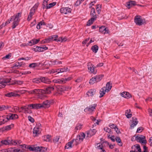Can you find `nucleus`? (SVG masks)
Listing matches in <instances>:
<instances>
[{
  "label": "nucleus",
  "mask_w": 152,
  "mask_h": 152,
  "mask_svg": "<svg viewBox=\"0 0 152 152\" xmlns=\"http://www.w3.org/2000/svg\"><path fill=\"white\" fill-rule=\"evenodd\" d=\"M52 62V63L53 64L56 65L61 64L62 63V62L61 61H59L57 60H56L54 61H53Z\"/></svg>",
  "instance_id": "nucleus-47"
},
{
  "label": "nucleus",
  "mask_w": 152,
  "mask_h": 152,
  "mask_svg": "<svg viewBox=\"0 0 152 152\" xmlns=\"http://www.w3.org/2000/svg\"><path fill=\"white\" fill-rule=\"evenodd\" d=\"M17 144L16 141H13V140H2L0 142L1 146L3 145H16Z\"/></svg>",
  "instance_id": "nucleus-6"
},
{
  "label": "nucleus",
  "mask_w": 152,
  "mask_h": 152,
  "mask_svg": "<svg viewBox=\"0 0 152 152\" xmlns=\"http://www.w3.org/2000/svg\"><path fill=\"white\" fill-rule=\"evenodd\" d=\"M60 138V136H58L54 137L53 139V141L55 142H57L58 141V140Z\"/></svg>",
  "instance_id": "nucleus-58"
},
{
  "label": "nucleus",
  "mask_w": 152,
  "mask_h": 152,
  "mask_svg": "<svg viewBox=\"0 0 152 152\" xmlns=\"http://www.w3.org/2000/svg\"><path fill=\"white\" fill-rule=\"evenodd\" d=\"M98 48L99 47L97 45H95L92 47L91 49L94 52L96 53L98 50Z\"/></svg>",
  "instance_id": "nucleus-38"
},
{
  "label": "nucleus",
  "mask_w": 152,
  "mask_h": 152,
  "mask_svg": "<svg viewBox=\"0 0 152 152\" xmlns=\"http://www.w3.org/2000/svg\"><path fill=\"white\" fill-rule=\"evenodd\" d=\"M37 148H39L37 150V152H45L47 150V148L43 147L37 146Z\"/></svg>",
  "instance_id": "nucleus-29"
},
{
  "label": "nucleus",
  "mask_w": 152,
  "mask_h": 152,
  "mask_svg": "<svg viewBox=\"0 0 152 152\" xmlns=\"http://www.w3.org/2000/svg\"><path fill=\"white\" fill-rule=\"evenodd\" d=\"M35 12V11H34V9H31L30 10V13L27 19L28 21H29L31 19L32 16L34 14Z\"/></svg>",
  "instance_id": "nucleus-19"
},
{
  "label": "nucleus",
  "mask_w": 152,
  "mask_h": 152,
  "mask_svg": "<svg viewBox=\"0 0 152 152\" xmlns=\"http://www.w3.org/2000/svg\"><path fill=\"white\" fill-rule=\"evenodd\" d=\"M34 50L35 51L38 52H43V50L42 47L38 46H37L35 48H34Z\"/></svg>",
  "instance_id": "nucleus-45"
},
{
  "label": "nucleus",
  "mask_w": 152,
  "mask_h": 152,
  "mask_svg": "<svg viewBox=\"0 0 152 152\" xmlns=\"http://www.w3.org/2000/svg\"><path fill=\"white\" fill-rule=\"evenodd\" d=\"M23 149H27L29 150L30 151H34L37 152V150L39 148H37V146H35L33 145H27L24 144L23 145H20Z\"/></svg>",
  "instance_id": "nucleus-3"
},
{
  "label": "nucleus",
  "mask_w": 152,
  "mask_h": 152,
  "mask_svg": "<svg viewBox=\"0 0 152 152\" xmlns=\"http://www.w3.org/2000/svg\"><path fill=\"white\" fill-rule=\"evenodd\" d=\"M85 137V134L83 132L80 133V134L77 136V138L78 139L80 142L83 141Z\"/></svg>",
  "instance_id": "nucleus-18"
},
{
  "label": "nucleus",
  "mask_w": 152,
  "mask_h": 152,
  "mask_svg": "<svg viewBox=\"0 0 152 152\" xmlns=\"http://www.w3.org/2000/svg\"><path fill=\"white\" fill-rule=\"evenodd\" d=\"M89 83L90 84H93L94 83L97 82L94 77H93L90 80Z\"/></svg>",
  "instance_id": "nucleus-50"
},
{
  "label": "nucleus",
  "mask_w": 152,
  "mask_h": 152,
  "mask_svg": "<svg viewBox=\"0 0 152 152\" xmlns=\"http://www.w3.org/2000/svg\"><path fill=\"white\" fill-rule=\"evenodd\" d=\"M22 65V63L16 62L14 65L12 67V68H14L15 67H21Z\"/></svg>",
  "instance_id": "nucleus-48"
},
{
  "label": "nucleus",
  "mask_w": 152,
  "mask_h": 152,
  "mask_svg": "<svg viewBox=\"0 0 152 152\" xmlns=\"http://www.w3.org/2000/svg\"><path fill=\"white\" fill-rule=\"evenodd\" d=\"M62 79H63V83H65L66 81L70 80L71 79V77H68L67 78H64Z\"/></svg>",
  "instance_id": "nucleus-60"
},
{
  "label": "nucleus",
  "mask_w": 152,
  "mask_h": 152,
  "mask_svg": "<svg viewBox=\"0 0 152 152\" xmlns=\"http://www.w3.org/2000/svg\"><path fill=\"white\" fill-rule=\"evenodd\" d=\"M28 120L32 123H34V120L31 116L29 115L28 116Z\"/></svg>",
  "instance_id": "nucleus-59"
},
{
  "label": "nucleus",
  "mask_w": 152,
  "mask_h": 152,
  "mask_svg": "<svg viewBox=\"0 0 152 152\" xmlns=\"http://www.w3.org/2000/svg\"><path fill=\"white\" fill-rule=\"evenodd\" d=\"M103 77V75H96L94 77L95 78V80H96V82H99V81H100L102 78Z\"/></svg>",
  "instance_id": "nucleus-30"
},
{
  "label": "nucleus",
  "mask_w": 152,
  "mask_h": 152,
  "mask_svg": "<svg viewBox=\"0 0 152 152\" xmlns=\"http://www.w3.org/2000/svg\"><path fill=\"white\" fill-rule=\"evenodd\" d=\"M72 9L69 7H62L60 10L62 14H66L71 13Z\"/></svg>",
  "instance_id": "nucleus-10"
},
{
  "label": "nucleus",
  "mask_w": 152,
  "mask_h": 152,
  "mask_svg": "<svg viewBox=\"0 0 152 152\" xmlns=\"http://www.w3.org/2000/svg\"><path fill=\"white\" fill-rule=\"evenodd\" d=\"M58 74L60 72H66L68 71H69L68 68L67 67H64L63 68H60L58 69Z\"/></svg>",
  "instance_id": "nucleus-32"
},
{
  "label": "nucleus",
  "mask_w": 152,
  "mask_h": 152,
  "mask_svg": "<svg viewBox=\"0 0 152 152\" xmlns=\"http://www.w3.org/2000/svg\"><path fill=\"white\" fill-rule=\"evenodd\" d=\"M29 108V106L28 105H26L24 106L25 111L24 113H28V110Z\"/></svg>",
  "instance_id": "nucleus-53"
},
{
  "label": "nucleus",
  "mask_w": 152,
  "mask_h": 152,
  "mask_svg": "<svg viewBox=\"0 0 152 152\" xmlns=\"http://www.w3.org/2000/svg\"><path fill=\"white\" fill-rule=\"evenodd\" d=\"M73 142L70 141L66 144L65 146V149L71 148L72 147Z\"/></svg>",
  "instance_id": "nucleus-31"
},
{
  "label": "nucleus",
  "mask_w": 152,
  "mask_h": 152,
  "mask_svg": "<svg viewBox=\"0 0 152 152\" xmlns=\"http://www.w3.org/2000/svg\"><path fill=\"white\" fill-rule=\"evenodd\" d=\"M122 96L127 99L129 98L132 97L131 95L129 93L127 92H124L121 93Z\"/></svg>",
  "instance_id": "nucleus-25"
},
{
  "label": "nucleus",
  "mask_w": 152,
  "mask_h": 152,
  "mask_svg": "<svg viewBox=\"0 0 152 152\" xmlns=\"http://www.w3.org/2000/svg\"><path fill=\"white\" fill-rule=\"evenodd\" d=\"M39 4V3H38L36 4L31 9H33L34 10V11H35V10L37 9Z\"/></svg>",
  "instance_id": "nucleus-63"
},
{
  "label": "nucleus",
  "mask_w": 152,
  "mask_h": 152,
  "mask_svg": "<svg viewBox=\"0 0 152 152\" xmlns=\"http://www.w3.org/2000/svg\"><path fill=\"white\" fill-rule=\"evenodd\" d=\"M38 64L37 63H32L30 64L29 65V67L30 68H34L36 66H39Z\"/></svg>",
  "instance_id": "nucleus-46"
},
{
  "label": "nucleus",
  "mask_w": 152,
  "mask_h": 152,
  "mask_svg": "<svg viewBox=\"0 0 152 152\" xmlns=\"http://www.w3.org/2000/svg\"><path fill=\"white\" fill-rule=\"evenodd\" d=\"M13 124H12L10 125H9L5 126L4 128H3V129H3V130H10L13 127Z\"/></svg>",
  "instance_id": "nucleus-42"
},
{
  "label": "nucleus",
  "mask_w": 152,
  "mask_h": 152,
  "mask_svg": "<svg viewBox=\"0 0 152 152\" xmlns=\"http://www.w3.org/2000/svg\"><path fill=\"white\" fill-rule=\"evenodd\" d=\"M41 82L45 84H49L51 83L50 80L47 77H41Z\"/></svg>",
  "instance_id": "nucleus-15"
},
{
  "label": "nucleus",
  "mask_w": 152,
  "mask_h": 152,
  "mask_svg": "<svg viewBox=\"0 0 152 152\" xmlns=\"http://www.w3.org/2000/svg\"><path fill=\"white\" fill-rule=\"evenodd\" d=\"M106 91V89L105 87H104L101 89L99 91L100 95L99 97L100 98L104 96V95L105 94Z\"/></svg>",
  "instance_id": "nucleus-27"
},
{
  "label": "nucleus",
  "mask_w": 152,
  "mask_h": 152,
  "mask_svg": "<svg viewBox=\"0 0 152 152\" xmlns=\"http://www.w3.org/2000/svg\"><path fill=\"white\" fill-rule=\"evenodd\" d=\"M134 20L136 24L138 26L142 25L145 23V20L142 19L140 16H135L134 18Z\"/></svg>",
  "instance_id": "nucleus-5"
},
{
  "label": "nucleus",
  "mask_w": 152,
  "mask_h": 152,
  "mask_svg": "<svg viewBox=\"0 0 152 152\" xmlns=\"http://www.w3.org/2000/svg\"><path fill=\"white\" fill-rule=\"evenodd\" d=\"M134 146H135V147L137 149L138 151L139 152H141V150L140 148V145L138 144H136L134 145Z\"/></svg>",
  "instance_id": "nucleus-57"
},
{
  "label": "nucleus",
  "mask_w": 152,
  "mask_h": 152,
  "mask_svg": "<svg viewBox=\"0 0 152 152\" xmlns=\"http://www.w3.org/2000/svg\"><path fill=\"white\" fill-rule=\"evenodd\" d=\"M135 4L136 2L135 1H131L127 3L126 6L128 9H129L132 6H135Z\"/></svg>",
  "instance_id": "nucleus-22"
},
{
  "label": "nucleus",
  "mask_w": 152,
  "mask_h": 152,
  "mask_svg": "<svg viewBox=\"0 0 152 152\" xmlns=\"http://www.w3.org/2000/svg\"><path fill=\"white\" fill-rule=\"evenodd\" d=\"M106 29V28L104 26H102L99 28V31L100 32L104 34V30Z\"/></svg>",
  "instance_id": "nucleus-51"
},
{
  "label": "nucleus",
  "mask_w": 152,
  "mask_h": 152,
  "mask_svg": "<svg viewBox=\"0 0 152 152\" xmlns=\"http://www.w3.org/2000/svg\"><path fill=\"white\" fill-rule=\"evenodd\" d=\"M56 4V2H53L49 4L48 5V6H47V9H48L52 7L53 6L55 5Z\"/></svg>",
  "instance_id": "nucleus-44"
},
{
  "label": "nucleus",
  "mask_w": 152,
  "mask_h": 152,
  "mask_svg": "<svg viewBox=\"0 0 152 152\" xmlns=\"http://www.w3.org/2000/svg\"><path fill=\"white\" fill-rule=\"evenodd\" d=\"M82 128V125L80 124H77L75 130L76 132L78 130H80Z\"/></svg>",
  "instance_id": "nucleus-43"
},
{
  "label": "nucleus",
  "mask_w": 152,
  "mask_h": 152,
  "mask_svg": "<svg viewBox=\"0 0 152 152\" xmlns=\"http://www.w3.org/2000/svg\"><path fill=\"white\" fill-rule=\"evenodd\" d=\"M58 36L57 35H53L51 36L48 38L46 39H45V41L44 42L48 43L50 42L53 41H55L58 42H65L66 41L65 39H62V38H60L58 39Z\"/></svg>",
  "instance_id": "nucleus-2"
},
{
  "label": "nucleus",
  "mask_w": 152,
  "mask_h": 152,
  "mask_svg": "<svg viewBox=\"0 0 152 152\" xmlns=\"http://www.w3.org/2000/svg\"><path fill=\"white\" fill-rule=\"evenodd\" d=\"M18 118V115L15 114L10 113L6 115V119L7 120H14L17 119Z\"/></svg>",
  "instance_id": "nucleus-9"
},
{
  "label": "nucleus",
  "mask_w": 152,
  "mask_h": 152,
  "mask_svg": "<svg viewBox=\"0 0 152 152\" xmlns=\"http://www.w3.org/2000/svg\"><path fill=\"white\" fill-rule=\"evenodd\" d=\"M109 126L110 127V128L114 129H115V128H116L117 126L116 125L111 123L109 124Z\"/></svg>",
  "instance_id": "nucleus-55"
},
{
  "label": "nucleus",
  "mask_w": 152,
  "mask_h": 152,
  "mask_svg": "<svg viewBox=\"0 0 152 152\" xmlns=\"http://www.w3.org/2000/svg\"><path fill=\"white\" fill-rule=\"evenodd\" d=\"M44 93V91L43 89H35L29 91V93L30 94H42V93Z\"/></svg>",
  "instance_id": "nucleus-13"
},
{
  "label": "nucleus",
  "mask_w": 152,
  "mask_h": 152,
  "mask_svg": "<svg viewBox=\"0 0 152 152\" xmlns=\"http://www.w3.org/2000/svg\"><path fill=\"white\" fill-rule=\"evenodd\" d=\"M112 87L110 82H108L107 83L106 87H105V88H106V91H107V92H108L110 91L111 88Z\"/></svg>",
  "instance_id": "nucleus-28"
},
{
  "label": "nucleus",
  "mask_w": 152,
  "mask_h": 152,
  "mask_svg": "<svg viewBox=\"0 0 152 152\" xmlns=\"http://www.w3.org/2000/svg\"><path fill=\"white\" fill-rule=\"evenodd\" d=\"M96 19H95V18H91V19L89 20L87 22V26H89L91 24H92L93 22Z\"/></svg>",
  "instance_id": "nucleus-36"
},
{
  "label": "nucleus",
  "mask_w": 152,
  "mask_h": 152,
  "mask_svg": "<svg viewBox=\"0 0 152 152\" xmlns=\"http://www.w3.org/2000/svg\"><path fill=\"white\" fill-rule=\"evenodd\" d=\"M38 127L37 126H35L33 129V133L34 134H35V136H37L38 134H39V129H38Z\"/></svg>",
  "instance_id": "nucleus-33"
},
{
  "label": "nucleus",
  "mask_w": 152,
  "mask_h": 152,
  "mask_svg": "<svg viewBox=\"0 0 152 152\" xmlns=\"http://www.w3.org/2000/svg\"><path fill=\"white\" fill-rule=\"evenodd\" d=\"M104 130L106 132H108L109 133H111V129L107 127H104Z\"/></svg>",
  "instance_id": "nucleus-52"
},
{
  "label": "nucleus",
  "mask_w": 152,
  "mask_h": 152,
  "mask_svg": "<svg viewBox=\"0 0 152 152\" xmlns=\"http://www.w3.org/2000/svg\"><path fill=\"white\" fill-rule=\"evenodd\" d=\"M63 79H55L53 80V82L54 83H63Z\"/></svg>",
  "instance_id": "nucleus-41"
},
{
  "label": "nucleus",
  "mask_w": 152,
  "mask_h": 152,
  "mask_svg": "<svg viewBox=\"0 0 152 152\" xmlns=\"http://www.w3.org/2000/svg\"><path fill=\"white\" fill-rule=\"evenodd\" d=\"M43 139L45 141L50 142L51 140V136L49 135L44 136Z\"/></svg>",
  "instance_id": "nucleus-34"
},
{
  "label": "nucleus",
  "mask_w": 152,
  "mask_h": 152,
  "mask_svg": "<svg viewBox=\"0 0 152 152\" xmlns=\"http://www.w3.org/2000/svg\"><path fill=\"white\" fill-rule=\"evenodd\" d=\"M96 90L95 89H91L89 90L87 93L88 96H92L96 93Z\"/></svg>",
  "instance_id": "nucleus-21"
},
{
  "label": "nucleus",
  "mask_w": 152,
  "mask_h": 152,
  "mask_svg": "<svg viewBox=\"0 0 152 152\" xmlns=\"http://www.w3.org/2000/svg\"><path fill=\"white\" fill-rule=\"evenodd\" d=\"M54 88L53 86H49L46 88L45 90L43 91H44V93H42V94H50L51 93V91L54 90Z\"/></svg>",
  "instance_id": "nucleus-16"
},
{
  "label": "nucleus",
  "mask_w": 152,
  "mask_h": 152,
  "mask_svg": "<svg viewBox=\"0 0 152 152\" xmlns=\"http://www.w3.org/2000/svg\"><path fill=\"white\" fill-rule=\"evenodd\" d=\"M11 80L10 78L4 79L3 80L0 81V89L4 88L6 86L5 84L9 83Z\"/></svg>",
  "instance_id": "nucleus-12"
},
{
  "label": "nucleus",
  "mask_w": 152,
  "mask_h": 152,
  "mask_svg": "<svg viewBox=\"0 0 152 152\" xmlns=\"http://www.w3.org/2000/svg\"><path fill=\"white\" fill-rule=\"evenodd\" d=\"M130 110H127L126 111L125 115L128 118H129L132 117V115L130 113Z\"/></svg>",
  "instance_id": "nucleus-35"
},
{
  "label": "nucleus",
  "mask_w": 152,
  "mask_h": 152,
  "mask_svg": "<svg viewBox=\"0 0 152 152\" xmlns=\"http://www.w3.org/2000/svg\"><path fill=\"white\" fill-rule=\"evenodd\" d=\"M18 92V91H15L14 92H11L10 93H7L5 94V96H6L11 97H17L19 96L20 95L17 94V93Z\"/></svg>",
  "instance_id": "nucleus-11"
},
{
  "label": "nucleus",
  "mask_w": 152,
  "mask_h": 152,
  "mask_svg": "<svg viewBox=\"0 0 152 152\" xmlns=\"http://www.w3.org/2000/svg\"><path fill=\"white\" fill-rule=\"evenodd\" d=\"M89 38L86 39L82 42V44L84 45L86 44L87 42L89 40Z\"/></svg>",
  "instance_id": "nucleus-64"
},
{
  "label": "nucleus",
  "mask_w": 152,
  "mask_h": 152,
  "mask_svg": "<svg viewBox=\"0 0 152 152\" xmlns=\"http://www.w3.org/2000/svg\"><path fill=\"white\" fill-rule=\"evenodd\" d=\"M49 0H43L42 4V9H44L45 8L47 9V6H48V1Z\"/></svg>",
  "instance_id": "nucleus-37"
},
{
  "label": "nucleus",
  "mask_w": 152,
  "mask_h": 152,
  "mask_svg": "<svg viewBox=\"0 0 152 152\" xmlns=\"http://www.w3.org/2000/svg\"><path fill=\"white\" fill-rule=\"evenodd\" d=\"M71 141L73 142V145H77L80 142L77 137L76 139H73Z\"/></svg>",
  "instance_id": "nucleus-40"
},
{
  "label": "nucleus",
  "mask_w": 152,
  "mask_h": 152,
  "mask_svg": "<svg viewBox=\"0 0 152 152\" xmlns=\"http://www.w3.org/2000/svg\"><path fill=\"white\" fill-rule=\"evenodd\" d=\"M40 104H28L29 109H39Z\"/></svg>",
  "instance_id": "nucleus-24"
},
{
  "label": "nucleus",
  "mask_w": 152,
  "mask_h": 152,
  "mask_svg": "<svg viewBox=\"0 0 152 152\" xmlns=\"http://www.w3.org/2000/svg\"><path fill=\"white\" fill-rule=\"evenodd\" d=\"M71 88L69 86H61L59 87L58 88V90L61 91H68L70 90Z\"/></svg>",
  "instance_id": "nucleus-23"
},
{
  "label": "nucleus",
  "mask_w": 152,
  "mask_h": 152,
  "mask_svg": "<svg viewBox=\"0 0 152 152\" xmlns=\"http://www.w3.org/2000/svg\"><path fill=\"white\" fill-rule=\"evenodd\" d=\"M138 122L137 121V119L135 117H133L132 121V124L131 125V127L132 128H133L138 124Z\"/></svg>",
  "instance_id": "nucleus-20"
},
{
  "label": "nucleus",
  "mask_w": 152,
  "mask_h": 152,
  "mask_svg": "<svg viewBox=\"0 0 152 152\" xmlns=\"http://www.w3.org/2000/svg\"><path fill=\"white\" fill-rule=\"evenodd\" d=\"M35 39H34L30 41L29 42L28 45L30 46H31L35 44Z\"/></svg>",
  "instance_id": "nucleus-56"
},
{
  "label": "nucleus",
  "mask_w": 152,
  "mask_h": 152,
  "mask_svg": "<svg viewBox=\"0 0 152 152\" xmlns=\"http://www.w3.org/2000/svg\"><path fill=\"white\" fill-rule=\"evenodd\" d=\"M84 0H77V1L76 4H77V5H80L82 2H83Z\"/></svg>",
  "instance_id": "nucleus-62"
},
{
  "label": "nucleus",
  "mask_w": 152,
  "mask_h": 152,
  "mask_svg": "<svg viewBox=\"0 0 152 152\" xmlns=\"http://www.w3.org/2000/svg\"><path fill=\"white\" fill-rule=\"evenodd\" d=\"M96 132V131L95 129H93L92 130L91 129L86 132V133L87 134V137H91L92 136L94 135Z\"/></svg>",
  "instance_id": "nucleus-14"
},
{
  "label": "nucleus",
  "mask_w": 152,
  "mask_h": 152,
  "mask_svg": "<svg viewBox=\"0 0 152 152\" xmlns=\"http://www.w3.org/2000/svg\"><path fill=\"white\" fill-rule=\"evenodd\" d=\"M116 141L118 143H120L121 144L119 145L120 146H122V143H121V140L120 137H117L116 138Z\"/></svg>",
  "instance_id": "nucleus-54"
},
{
  "label": "nucleus",
  "mask_w": 152,
  "mask_h": 152,
  "mask_svg": "<svg viewBox=\"0 0 152 152\" xmlns=\"http://www.w3.org/2000/svg\"><path fill=\"white\" fill-rule=\"evenodd\" d=\"M97 104H92L89 107H86L84 110L85 112H87L88 113H91L92 112L94 111L96 107Z\"/></svg>",
  "instance_id": "nucleus-7"
},
{
  "label": "nucleus",
  "mask_w": 152,
  "mask_h": 152,
  "mask_svg": "<svg viewBox=\"0 0 152 152\" xmlns=\"http://www.w3.org/2000/svg\"><path fill=\"white\" fill-rule=\"evenodd\" d=\"M6 118V115H4L2 116L0 115V120H2V121L5 123L7 121V120H5Z\"/></svg>",
  "instance_id": "nucleus-49"
},
{
  "label": "nucleus",
  "mask_w": 152,
  "mask_h": 152,
  "mask_svg": "<svg viewBox=\"0 0 152 152\" xmlns=\"http://www.w3.org/2000/svg\"><path fill=\"white\" fill-rule=\"evenodd\" d=\"M22 12H19L15 14L13 16L8 20L4 24L6 26L10 23V21H13L12 23V28L14 29L17 26L20 20V18L21 16Z\"/></svg>",
  "instance_id": "nucleus-1"
},
{
  "label": "nucleus",
  "mask_w": 152,
  "mask_h": 152,
  "mask_svg": "<svg viewBox=\"0 0 152 152\" xmlns=\"http://www.w3.org/2000/svg\"><path fill=\"white\" fill-rule=\"evenodd\" d=\"M95 67L94 65L91 63L89 62L88 63V68L89 72L94 74L96 73V71L95 69Z\"/></svg>",
  "instance_id": "nucleus-8"
},
{
  "label": "nucleus",
  "mask_w": 152,
  "mask_h": 152,
  "mask_svg": "<svg viewBox=\"0 0 152 152\" xmlns=\"http://www.w3.org/2000/svg\"><path fill=\"white\" fill-rule=\"evenodd\" d=\"M41 77H40L39 78H36L33 79L32 80V81L34 83H39L41 82Z\"/></svg>",
  "instance_id": "nucleus-39"
},
{
  "label": "nucleus",
  "mask_w": 152,
  "mask_h": 152,
  "mask_svg": "<svg viewBox=\"0 0 152 152\" xmlns=\"http://www.w3.org/2000/svg\"><path fill=\"white\" fill-rule=\"evenodd\" d=\"M135 140L137 142L141 143L143 145L145 144L146 143L145 137L143 135H137V136L135 137Z\"/></svg>",
  "instance_id": "nucleus-4"
},
{
  "label": "nucleus",
  "mask_w": 152,
  "mask_h": 152,
  "mask_svg": "<svg viewBox=\"0 0 152 152\" xmlns=\"http://www.w3.org/2000/svg\"><path fill=\"white\" fill-rule=\"evenodd\" d=\"M7 107L5 105H2L0 106V111H2L3 110H5L7 109Z\"/></svg>",
  "instance_id": "nucleus-61"
},
{
  "label": "nucleus",
  "mask_w": 152,
  "mask_h": 152,
  "mask_svg": "<svg viewBox=\"0 0 152 152\" xmlns=\"http://www.w3.org/2000/svg\"><path fill=\"white\" fill-rule=\"evenodd\" d=\"M90 15L92 18H95L96 19L97 15L96 14L95 9L94 8H92L91 10Z\"/></svg>",
  "instance_id": "nucleus-26"
},
{
  "label": "nucleus",
  "mask_w": 152,
  "mask_h": 152,
  "mask_svg": "<svg viewBox=\"0 0 152 152\" xmlns=\"http://www.w3.org/2000/svg\"><path fill=\"white\" fill-rule=\"evenodd\" d=\"M40 104L39 106V109L43 107H48L49 106V102L48 100H46L42 104Z\"/></svg>",
  "instance_id": "nucleus-17"
}]
</instances>
